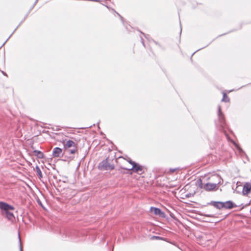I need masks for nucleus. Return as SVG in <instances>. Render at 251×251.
Returning <instances> with one entry per match:
<instances>
[{"instance_id":"nucleus-8","label":"nucleus","mask_w":251,"mask_h":251,"mask_svg":"<svg viewBox=\"0 0 251 251\" xmlns=\"http://www.w3.org/2000/svg\"><path fill=\"white\" fill-rule=\"evenodd\" d=\"M151 211L153 212L154 214L156 215L163 216L164 214V213L160 210V209L158 208L151 207Z\"/></svg>"},{"instance_id":"nucleus-13","label":"nucleus","mask_w":251,"mask_h":251,"mask_svg":"<svg viewBox=\"0 0 251 251\" xmlns=\"http://www.w3.org/2000/svg\"><path fill=\"white\" fill-rule=\"evenodd\" d=\"M36 171L37 174L39 176V177L40 178H42V172H41L40 169L39 168V167L38 166H36Z\"/></svg>"},{"instance_id":"nucleus-9","label":"nucleus","mask_w":251,"mask_h":251,"mask_svg":"<svg viewBox=\"0 0 251 251\" xmlns=\"http://www.w3.org/2000/svg\"><path fill=\"white\" fill-rule=\"evenodd\" d=\"M211 204L219 209L223 208L224 205L223 202L221 201H212Z\"/></svg>"},{"instance_id":"nucleus-3","label":"nucleus","mask_w":251,"mask_h":251,"mask_svg":"<svg viewBox=\"0 0 251 251\" xmlns=\"http://www.w3.org/2000/svg\"><path fill=\"white\" fill-rule=\"evenodd\" d=\"M123 169L126 170H132L135 173H139L143 171V167L141 165L135 163L131 168L123 167Z\"/></svg>"},{"instance_id":"nucleus-22","label":"nucleus","mask_w":251,"mask_h":251,"mask_svg":"<svg viewBox=\"0 0 251 251\" xmlns=\"http://www.w3.org/2000/svg\"><path fill=\"white\" fill-rule=\"evenodd\" d=\"M20 251H22V248H21V247L20 248Z\"/></svg>"},{"instance_id":"nucleus-10","label":"nucleus","mask_w":251,"mask_h":251,"mask_svg":"<svg viewBox=\"0 0 251 251\" xmlns=\"http://www.w3.org/2000/svg\"><path fill=\"white\" fill-rule=\"evenodd\" d=\"M63 144L65 149L75 146V143L72 140H68L66 143L64 142Z\"/></svg>"},{"instance_id":"nucleus-19","label":"nucleus","mask_w":251,"mask_h":251,"mask_svg":"<svg viewBox=\"0 0 251 251\" xmlns=\"http://www.w3.org/2000/svg\"><path fill=\"white\" fill-rule=\"evenodd\" d=\"M176 169H170V171H171L172 172H174L175 171H176Z\"/></svg>"},{"instance_id":"nucleus-6","label":"nucleus","mask_w":251,"mask_h":251,"mask_svg":"<svg viewBox=\"0 0 251 251\" xmlns=\"http://www.w3.org/2000/svg\"><path fill=\"white\" fill-rule=\"evenodd\" d=\"M62 150L58 147L53 149L52 151V156L54 157H59L62 155Z\"/></svg>"},{"instance_id":"nucleus-12","label":"nucleus","mask_w":251,"mask_h":251,"mask_svg":"<svg viewBox=\"0 0 251 251\" xmlns=\"http://www.w3.org/2000/svg\"><path fill=\"white\" fill-rule=\"evenodd\" d=\"M34 153L39 158H43L44 157L43 153L39 151L35 150Z\"/></svg>"},{"instance_id":"nucleus-14","label":"nucleus","mask_w":251,"mask_h":251,"mask_svg":"<svg viewBox=\"0 0 251 251\" xmlns=\"http://www.w3.org/2000/svg\"><path fill=\"white\" fill-rule=\"evenodd\" d=\"M229 100L228 97L227 96V95H226V94L225 93H224L223 94V99L222 100V101H225V102H227Z\"/></svg>"},{"instance_id":"nucleus-7","label":"nucleus","mask_w":251,"mask_h":251,"mask_svg":"<svg viewBox=\"0 0 251 251\" xmlns=\"http://www.w3.org/2000/svg\"><path fill=\"white\" fill-rule=\"evenodd\" d=\"M223 208H225L226 209H231L233 207L236 206V205L235 204H234L232 201H230L223 202Z\"/></svg>"},{"instance_id":"nucleus-23","label":"nucleus","mask_w":251,"mask_h":251,"mask_svg":"<svg viewBox=\"0 0 251 251\" xmlns=\"http://www.w3.org/2000/svg\"><path fill=\"white\" fill-rule=\"evenodd\" d=\"M121 19H122V17H121L120 15H119Z\"/></svg>"},{"instance_id":"nucleus-5","label":"nucleus","mask_w":251,"mask_h":251,"mask_svg":"<svg viewBox=\"0 0 251 251\" xmlns=\"http://www.w3.org/2000/svg\"><path fill=\"white\" fill-rule=\"evenodd\" d=\"M251 192V183H246L243 188L242 194L243 195H247Z\"/></svg>"},{"instance_id":"nucleus-20","label":"nucleus","mask_w":251,"mask_h":251,"mask_svg":"<svg viewBox=\"0 0 251 251\" xmlns=\"http://www.w3.org/2000/svg\"><path fill=\"white\" fill-rule=\"evenodd\" d=\"M205 216H207V217H213L212 215H205Z\"/></svg>"},{"instance_id":"nucleus-4","label":"nucleus","mask_w":251,"mask_h":251,"mask_svg":"<svg viewBox=\"0 0 251 251\" xmlns=\"http://www.w3.org/2000/svg\"><path fill=\"white\" fill-rule=\"evenodd\" d=\"M218 117L221 126L224 127L225 125V120L224 114L222 112L221 107L220 106H218Z\"/></svg>"},{"instance_id":"nucleus-18","label":"nucleus","mask_w":251,"mask_h":251,"mask_svg":"<svg viewBox=\"0 0 251 251\" xmlns=\"http://www.w3.org/2000/svg\"><path fill=\"white\" fill-rule=\"evenodd\" d=\"M236 147L237 148V149L240 151H243L240 148V147L238 146V145H236Z\"/></svg>"},{"instance_id":"nucleus-1","label":"nucleus","mask_w":251,"mask_h":251,"mask_svg":"<svg viewBox=\"0 0 251 251\" xmlns=\"http://www.w3.org/2000/svg\"><path fill=\"white\" fill-rule=\"evenodd\" d=\"M0 209L1 210V214L5 216L9 220H12L15 218L12 212L9 210H14L15 208L8 203L0 201Z\"/></svg>"},{"instance_id":"nucleus-15","label":"nucleus","mask_w":251,"mask_h":251,"mask_svg":"<svg viewBox=\"0 0 251 251\" xmlns=\"http://www.w3.org/2000/svg\"><path fill=\"white\" fill-rule=\"evenodd\" d=\"M151 239H158V240H160V239H162V238L160 237L159 236H153L151 237Z\"/></svg>"},{"instance_id":"nucleus-2","label":"nucleus","mask_w":251,"mask_h":251,"mask_svg":"<svg viewBox=\"0 0 251 251\" xmlns=\"http://www.w3.org/2000/svg\"><path fill=\"white\" fill-rule=\"evenodd\" d=\"M221 183V181L219 180L217 183H207L203 185L202 188L206 191H211L215 190L217 187V185Z\"/></svg>"},{"instance_id":"nucleus-17","label":"nucleus","mask_w":251,"mask_h":251,"mask_svg":"<svg viewBox=\"0 0 251 251\" xmlns=\"http://www.w3.org/2000/svg\"><path fill=\"white\" fill-rule=\"evenodd\" d=\"M69 151H70V153L74 154L76 150L75 149H73V150H71Z\"/></svg>"},{"instance_id":"nucleus-11","label":"nucleus","mask_w":251,"mask_h":251,"mask_svg":"<svg viewBox=\"0 0 251 251\" xmlns=\"http://www.w3.org/2000/svg\"><path fill=\"white\" fill-rule=\"evenodd\" d=\"M99 167H100L101 169L107 170L109 168V166H108V162L107 160L102 161L100 163Z\"/></svg>"},{"instance_id":"nucleus-21","label":"nucleus","mask_w":251,"mask_h":251,"mask_svg":"<svg viewBox=\"0 0 251 251\" xmlns=\"http://www.w3.org/2000/svg\"><path fill=\"white\" fill-rule=\"evenodd\" d=\"M217 178H218V179H219V180H220V179H221V178H220L219 176H217Z\"/></svg>"},{"instance_id":"nucleus-16","label":"nucleus","mask_w":251,"mask_h":251,"mask_svg":"<svg viewBox=\"0 0 251 251\" xmlns=\"http://www.w3.org/2000/svg\"><path fill=\"white\" fill-rule=\"evenodd\" d=\"M127 161L132 165V166H133V164H135V162H134V161H132L131 159H129L127 160Z\"/></svg>"}]
</instances>
